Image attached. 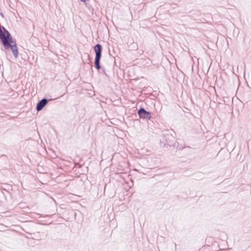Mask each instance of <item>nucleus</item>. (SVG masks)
I'll list each match as a JSON object with an SVG mask.
<instances>
[{
    "mask_svg": "<svg viewBox=\"0 0 251 251\" xmlns=\"http://www.w3.org/2000/svg\"><path fill=\"white\" fill-rule=\"evenodd\" d=\"M1 16H3V14L2 13H0Z\"/></svg>",
    "mask_w": 251,
    "mask_h": 251,
    "instance_id": "6",
    "label": "nucleus"
},
{
    "mask_svg": "<svg viewBox=\"0 0 251 251\" xmlns=\"http://www.w3.org/2000/svg\"><path fill=\"white\" fill-rule=\"evenodd\" d=\"M48 100L46 99H43L41 100L37 104L36 110L39 111L47 104Z\"/></svg>",
    "mask_w": 251,
    "mask_h": 251,
    "instance_id": "4",
    "label": "nucleus"
},
{
    "mask_svg": "<svg viewBox=\"0 0 251 251\" xmlns=\"http://www.w3.org/2000/svg\"><path fill=\"white\" fill-rule=\"evenodd\" d=\"M5 33L2 36L0 37L5 49L8 50L10 49L12 50L13 55L15 58H18L19 52L18 48L15 42L13 40V38L9 32L3 27Z\"/></svg>",
    "mask_w": 251,
    "mask_h": 251,
    "instance_id": "1",
    "label": "nucleus"
},
{
    "mask_svg": "<svg viewBox=\"0 0 251 251\" xmlns=\"http://www.w3.org/2000/svg\"><path fill=\"white\" fill-rule=\"evenodd\" d=\"M80 0L83 1V2H85L86 0Z\"/></svg>",
    "mask_w": 251,
    "mask_h": 251,
    "instance_id": "5",
    "label": "nucleus"
},
{
    "mask_svg": "<svg viewBox=\"0 0 251 251\" xmlns=\"http://www.w3.org/2000/svg\"><path fill=\"white\" fill-rule=\"evenodd\" d=\"M94 50L96 52V56L95 59V65L96 68L99 70L100 68V61L101 58V53L102 51V47L100 44H97L94 47Z\"/></svg>",
    "mask_w": 251,
    "mask_h": 251,
    "instance_id": "2",
    "label": "nucleus"
},
{
    "mask_svg": "<svg viewBox=\"0 0 251 251\" xmlns=\"http://www.w3.org/2000/svg\"><path fill=\"white\" fill-rule=\"evenodd\" d=\"M138 114L140 118L150 119L151 117L150 113L143 108L139 110Z\"/></svg>",
    "mask_w": 251,
    "mask_h": 251,
    "instance_id": "3",
    "label": "nucleus"
}]
</instances>
